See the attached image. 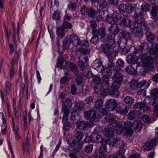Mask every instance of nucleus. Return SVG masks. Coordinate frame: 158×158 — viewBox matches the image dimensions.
Wrapping results in <instances>:
<instances>
[{"label": "nucleus", "mask_w": 158, "mask_h": 158, "mask_svg": "<svg viewBox=\"0 0 158 158\" xmlns=\"http://www.w3.org/2000/svg\"><path fill=\"white\" fill-rule=\"evenodd\" d=\"M143 12L141 11H136L135 12V21L137 22L140 24H142L144 28L147 29L148 25L144 22V19L142 17Z\"/></svg>", "instance_id": "ddd939ff"}, {"label": "nucleus", "mask_w": 158, "mask_h": 158, "mask_svg": "<svg viewBox=\"0 0 158 158\" xmlns=\"http://www.w3.org/2000/svg\"><path fill=\"white\" fill-rule=\"evenodd\" d=\"M75 137L78 141L81 140L82 139L83 134L81 132L77 131L75 134Z\"/></svg>", "instance_id": "e2e57ef3"}, {"label": "nucleus", "mask_w": 158, "mask_h": 158, "mask_svg": "<svg viewBox=\"0 0 158 158\" xmlns=\"http://www.w3.org/2000/svg\"><path fill=\"white\" fill-rule=\"evenodd\" d=\"M68 66L70 70L73 72L76 76L78 75L79 72L76 65L72 62H70L69 63Z\"/></svg>", "instance_id": "c85d7f7f"}, {"label": "nucleus", "mask_w": 158, "mask_h": 158, "mask_svg": "<svg viewBox=\"0 0 158 158\" xmlns=\"http://www.w3.org/2000/svg\"><path fill=\"white\" fill-rule=\"evenodd\" d=\"M126 4H122L119 6L118 10L120 13L123 14L126 12Z\"/></svg>", "instance_id": "0e129e2a"}, {"label": "nucleus", "mask_w": 158, "mask_h": 158, "mask_svg": "<svg viewBox=\"0 0 158 158\" xmlns=\"http://www.w3.org/2000/svg\"><path fill=\"white\" fill-rule=\"evenodd\" d=\"M107 151V149H106V145L104 144H102L101 146L100 150H99V152L100 154L99 155H98V156H101L103 155L105 156V157H106L103 154L105 152Z\"/></svg>", "instance_id": "6e6d98bb"}, {"label": "nucleus", "mask_w": 158, "mask_h": 158, "mask_svg": "<svg viewBox=\"0 0 158 158\" xmlns=\"http://www.w3.org/2000/svg\"><path fill=\"white\" fill-rule=\"evenodd\" d=\"M99 8L102 10V11L105 10L108 6L107 2L106 0H97Z\"/></svg>", "instance_id": "bb28decb"}, {"label": "nucleus", "mask_w": 158, "mask_h": 158, "mask_svg": "<svg viewBox=\"0 0 158 158\" xmlns=\"http://www.w3.org/2000/svg\"><path fill=\"white\" fill-rule=\"evenodd\" d=\"M149 48V45L147 43L143 42L139 45V50L141 52L142 55L146 56L148 52Z\"/></svg>", "instance_id": "6ab92c4d"}, {"label": "nucleus", "mask_w": 158, "mask_h": 158, "mask_svg": "<svg viewBox=\"0 0 158 158\" xmlns=\"http://www.w3.org/2000/svg\"><path fill=\"white\" fill-rule=\"evenodd\" d=\"M105 42V43H106ZM107 44H102L101 46V49L104 52H107L110 48H111V46L114 44H111V43L108 41Z\"/></svg>", "instance_id": "cd10ccee"}, {"label": "nucleus", "mask_w": 158, "mask_h": 158, "mask_svg": "<svg viewBox=\"0 0 158 158\" xmlns=\"http://www.w3.org/2000/svg\"><path fill=\"white\" fill-rule=\"evenodd\" d=\"M108 67H106L105 68H102V72L103 74H104L105 73H111V68H113V69H114V68L115 66H114L113 67H110L108 65Z\"/></svg>", "instance_id": "052dcab7"}, {"label": "nucleus", "mask_w": 158, "mask_h": 158, "mask_svg": "<svg viewBox=\"0 0 158 158\" xmlns=\"http://www.w3.org/2000/svg\"><path fill=\"white\" fill-rule=\"evenodd\" d=\"M122 81L114 80V82L112 84L110 87L111 88H114L118 89L121 85Z\"/></svg>", "instance_id": "3c124183"}, {"label": "nucleus", "mask_w": 158, "mask_h": 158, "mask_svg": "<svg viewBox=\"0 0 158 158\" xmlns=\"http://www.w3.org/2000/svg\"><path fill=\"white\" fill-rule=\"evenodd\" d=\"M110 30L111 34L110 35H106L108 36V41L111 43V44H115V35L118 33L119 29L116 24H112L110 27Z\"/></svg>", "instance_id": "423d86ee"}, {"label": "nucleus", "mask_w": 158, "mask_h": 158, "mask_svg": "<svg viewBox=\"0 0 158 158\" xmlns=\"http://www.w3.org/2000/svg\"><path fill=\"white\" fill-rule=\"evenodd\" d=\"M146 104L145 102H138L136 103L134 105V107L135 109H142L143 108V110L145 111H149L150 110V109L147 107L145 106V105Z\"/></svg>", "instance_id": "5701e85b"}, {"label": "nucleus", "mask_w": 158, "mask_h": 158, "mask_svg": "<svg viewBox=\"0 0 158 158\" xmlns=\"http://www.w3.org/2000/svg\"><path fill=\"white\" fill-rule=\"evenodd\" d=\"M117 105L116 101L114 99H110L107 101L106 107L109 110L113 111L115 109Z\"/></svg>", "instance_id": "a211bd4d"}, {"label": "nucleus", "mask_w": 158, "mask_h": 158, "mask_svg": "<svg viewBox=\"0 0 158 158\" xmlns=\"http://www.w3.org/2000/svg\"><path fill=\"white\" fill-rule=\"evenodd\" d=\"M127 52L128 53H131L135 55L138 53V50L137 49L135 48V47L132 46L130 47L129 51L128 50H127Z\"/></svg>", "instance_id": "69168bd1"}, {"label": "nucleus", "mask_w": 158, "mask_h": 158, "mask_svg": "<svg viewBox=\"0 0 158 158\" xmlns=\"http://www.w3.org/2000/svg\"><path fill=\"white\" fill-rule=\"evenodd\" d=\"M84 116L86 119H90L93 121H97L99 119V116L98 114L96 112L92 110L84 112Z\"/></svg>", "instance_id": "1a4fd4ad"}, {"label": "nucleus", "mask_w": 158, "mask_h": 158, "mask_svg": "<svg viewBox=\"0 0 158 158\" xmlns=\"http://www.w3.org/2000/svg\"><path fill=\"white\" fill-rule=\"evenodd\" d=\"M12 25H13V30L14 31V34H13V40H15V35L17 34L18 35V40H20V37L19 36V23L18 22V23L17 26V30H16L15 27V26L14 23L13 22L12 23Z\"/></svg>", "instance_id": "e433bc0d"}, {"label": "nucleus", "mask_w": 158, "mask_h": 158, "mask_svg": "<svg viewBox=\"0 0 158 158\" xmlns=\"http://www.w3.org/2000/svg\"><path fill=\"white\" fill-rule=\"evenodd\" d=\"M114 131L117 133V131L112 128V127H110L104 130V135L108 138V139H113L114 135Z\"/></svg>", "instance_id": "f3484780"}, {"label": "nucleus", "mask_w": 158, "mask_h": 158, "mask_svg": "<svg viewBox=\"0 0 158 158\" xmlns=\"http://www.w3.org/2000/svg\"><path fill=\"white\" fill-rule=\"evenodd\" d=\"M92 32L93 36L90 41L92 44H95L99 42V35H100V38L103 42H107L108 41V36L106 35L105 30L104 28L101 27L98 30L92 29Z\"/></svg>", "instance_id": "7ed1b4c3"}, {"label": "nucleus", "mask_w": 158, "mask_h": 158, "mask_svg": "<svg viewBox=\"0 0 158 158\" xmlns=\"http://www.w3.org/2000/svg\"><path fill=\"white\" fill-rule=\"evenodd\" d=\"M158 99L152 97L148 96L144 100L145 103L148 105H152L154 108V112L156 113V117L158 118V105L156 101Z\"/></svg>", "instance_id": "6e6552de"}, {"label": "nucleus", "mask_w": 158, "mask_h": 158, "mask_svg": "<svg viewBox=\"0 0 158 158\" xmlns=\"http://www.w3.org/2000/svg\"><path fill=\"white\" fill-rule=\"evenodd\" d=\"M71 146L73 150L78 152L81 148V146L78 141L74 140L71 143Z\"/></svg>", "instance_id": "2f4dec72"}, {"label": "nucleus", "mask_w": 158, "mask_h": 158, "mask_svg": "<svg viewBox=\"0 0 158 158\" xmlns=\"http://www.w3.org/2000/svg\"><path fill=\"white\" fill-rule=\"evenodd\" d=\"M130 86L132 89H137L139 87H140V86L139 85V83L136 80H132L130 82Z\"/></svg>", "instance_id": "09e8293b"}, {"label": "nucleus", "mask_w": 158, "mask_h": 158, "mask_svg": "<svg viewBox=\"0 0 158 158\" xmlns=\"http://www.w3.org/2000/svg\"><path fill=\"white\" fill-rule=\"evenodd\" d=\"M147 29L145 28L147 30L146 35L148 40L149 41H151L154 39V35L150 31L149 29V27L148 26L147 27Z\"/></svg>", "instance_id": "a19ab883"}, {"label": "nucleus", "mask_w": 158, "mask_h": 158, "mask_svg": "<svg viewBox=\"0 0 158 158\" xmlns=\"http://www.w3.org/2000/svg\"><path fill=\"white\" fill-rule=\"evenodd\" d=\"M52 19L56 20H59L60 18V15L59 11L56 10L53 13L52 16Z\"/></svg>", "instance_id": "774afa93"}, {"label": "nucleus", "mask_w": 158, "mask_h": 158, "mask_svg": "<svg viewBox=\"0 0 158 158\" xmlns=\"http://www.w3.org/2000/svg\"><path fill=\"white\" fill-rule=\"evenodd\" d=\"M103 100L101 98H98L95 103V107L99 110L103 106Z\"/></svg>", "instance_id": "49530a36"}, {"label": "nucleus", "mask_w": 158, "mask_h": 158, "mask_svg": "<svg viewBox=\"0 0 158 158\" xmlns=\"http://www.w3.org/2000/svg\"><path fill=\"white\" fill-rule=\"evenodd\" d=\"M131 31L133 32L135 35L138 37L139 39L142 37L143 35V31L141 28H136L131 30Z\"/></svg>", "instance_id": "4c0bfd02"}, {"label": "nucleus", "mask_w": 158, "mask_h": 158, "mask_svg": "<svg viewBox=\"0 0 158 158\" xmlns=\"http://www.w3.org/2000/svg\"><path fill=\"white\" fill-rule=\"evenodd\" d=\"M105 119L110 123V126L112 127V128L115 130L118 126L120 127L121 122L117 121L115 116L111 114H108L105 117Z\"/></svg>", "instance_id": "0eeeda50"}, {"label": "nucleus", "mask_w": 158, "mask_h": 158, "mask_svg": "<svg viewBox=\"0 0 158 158\" xmlns=\"http://www.w3.org/2000/svg\"><path fill=\"white\" fill-rule=\"evenodd\" d=\"M99 77L100 78V77ZM100 80H101V79H100ZM109 80L108 78V75L104 74L102 78V83H101V82L100 83L102 84L105 87V86L102 84V83L105 85H108L109 84Z\"/></svg>", "instance_id": "8fccbe9b"}, {"label": "nucleus", "mask_w": 158, "mask_h": 158, "mask_svg": "<svg viewBox=\"0 0 158 158\" xmlns=\"http://www.w3.org/2000/svg\"><path fill=\"white\" fill-rule=\"evenodd\" d=\"M158 143L157 138L154 137L151 140H149L145 143L144 148L145 150L149 151L152 149L153 146L156 145Z\"/></svg>", "instance_id": "4468645a"}, {"label": "nucleus", "mask_w": 158, "mask_h": 158, "mask_svg": "<svg viewBox=\"0 0 158 158\" xmlns=\"http://www.w3.org/2000/svg\"><path fill=\"white\" fill-rule=\"evenodd\" d=\"M151 96L158 99V88H155L152 90Z\"/></svg>", "instance_id": "bf43d9fd"}, {"label": "nucleus", "mask_w": 158, "mask_h": 158, "mask_svg": "<svg viewBox=\"0 0 158 158\" xmlns=\"http://www.w3.org/2000/svg\"><path fill=\"white\" fill-rule=\"evenodd\" d=\"M121 24L124 26L128 27L130 28L131 23L130 18L128 17H124L121 21Z\"/></svg>", "instance_id": "473e14b6"}, {"label": "nucleus", "mask_w": 158, "mask_h": 158, "mask_svg": "<svg viewBox=\"0 0 158 158\" xmlns=\"http://www.w3.org/2000/svg\"><path fill=\"white\" fill-rule=\"evenodd\" d=\"M151 82V81L149 80H143L139 83V85L140 86V88L144 86V89H147L150 86Z\"/></svg>", "instance_id": "72a5a7b5"}, {"label": "nucleus", "mask_w": 158, "mask_h": 158, "mask_svg": "<svg viewBox=\"0 0 158 158\" xmlns=\"http://www.w3.org/2000/svg\"><path fill=\"white\" fill-rule=\"evenodd\" d=\"M68 39L70 43H72L75 46L80 45V39L77 35H71L68 36Z\"/></svg>", "instance_id": "dca6fc26"}, {"label": "nucleus", "mask_w": 158, "mask_h": 158, "mask_svg": "<svg viewBox=\"0 0 158 158\" xmlns=\"http://www.w3.org/2000/svg\"><path fill=\"white\" fill-rule=\"evenodd\" d=\"M71 43L68 38H66L63 41V48L64 49H67L69 48Z\"/></svg>", "instance_id": "13d9d810"}, {"label": "nucleus", "mask_w": 158, "mask_h": 158, "mask_svg": "<svg viewBox=\"0 0 158 158\" xmlns=\"http://www.w3.org/2000/svg\"><path fill=\"white\" fill-rule=\"evenodd\" d=\"M62 122L63 123V129L65 131H67L71 127V124L68 122V118H67L66 120L62 119Z\"/></svg>", "instance_id": "79ce46f5"}, {"label": "nucleus", "mask_w": 158, "mask_h": 158, "mask_svg": "<svg viewBox=\"0 0 158 158\" xmlns=\"http://www.w3.org/2000/svg\"><path fill=\"white\" fill-rule=\"evenodd\" d=\"M21 55V51L16 50L15 52V54L11 60V68L10 70L8 73L7 79L11 80L14 77L15 74V69H14V65L15 64H18V61Z\"/></svg>", "instance_id": "39448f33"}, {"label": "nucleus", "mask_w": 158, "mask_h": 158, "mask_svg": "<svg viewBox=\"0 0 158 158\" xmlns=\"http://www.w3.org/2000/svg\"><path fill=\"white\" fill-rule=\"evenodd\" d=\"M158 51V45L156 43H152L149 52L151 55H155Z\"/></svg>", "instance_id": "c9c22d12"}, {"label": "nucleus", "mask_w": 158, "mask_h": 158, "mask_svg": "<svg viewBox=\"0 0 158 158\" xmlns=\"http://www.w3.org/2000/svg\"><path fill=\"white\" fill-rule=\"evenodd\" d=\"M77 127L80 130H84L88 126V123L85 121H77L75 123Z\"/></svg>", "instance_id": "412c9836"}, {"label": "nucleus", "mask_w": 158, "mask_h": 158, "mask_svg": "<svg viewBox=\"0 0 158 158\" xmlns=\"http://www.w3.org/2000/svg\"><path fill=\"white\" fill-rule=\"evenodd\" d=\"M133 121H126L124 123V126L122 127V124L121 123L120 127L118 126L117 127V129H116L117 130V134L119 135L123 133L125 135L127 136L131 135L133 132Z\"/></svg>", "instance_id": "20e7f679"}, {"label": "nucleus", "mask_w": 158, "mask_h": 158, "mask_svg": "<svg viewBox=\"0 0 158 158\" xmlns=\"http://www.w3.org/2000/svg\"><path fill=\"white\" fill-rule=\"evenodd\" d=\"M134 99L130 96H127L124 99V102L128 106H131L134 102Z\"/></svg>", "instance_id": "de8ad7c7"}, {"label": "nucleus", "mask_w": 158, "mask_h": 158, "mask_svg": "<svg viewBox=\"0 0 158 158\" xmlns=\"http://www.w3.org/2000/svg\"><path fill=\"white\" fill-rule=\"evenodd\" d=\"M12 123L13 127L14 133L15 135V139L17 140H18L20 139V136L19 134V129L18 127L17 126H15V122L14 121L13 117H12Z\"/></svg>", "instance_id": "b1692460"}, {"label": "nucleus", "mask_w": 158, "mask_h": 158, "mask_svg": "<svg viewBox=\"0 0 158 158\" xmlns=\"http://www.w3.org/2000/svg\"><path fill=\"white\" fill-rule=\"evenodd\" d=\"M149 5L147 3H144L141 6V9H138L137 11H141L143 12H143H147L149 10Z\"/></svg>", "instance_id": "603ef678"}, {"label": "nucleus", "mask_w": 158, "mask_h": 158, "mask_svg": "<svg viewBox=\"0 0 158 158\" xmlns=\"http://www.w3.org/2000/svg\"><path fill=\"white\" fill-rule=\"evenodd\" d=\"M85 103L82 101H79L76 102L74 106L79 111H82L84 108Z\"/></svg>", "instance_id": "a18cd8bd"}, {"label": "nucleus", "mask_w": 158, "mask_h": 158, "mask_svg": "<svg viewBox=\"0 0 158 158\" xmlns=\"http://www.w3.org/2000/svg\"><path fill=\"white\" fill-rule=\"evenodd\" d=\"M151 15L152 18L155 20H157L158 18V6H152Z\"/></svg>", "instance_id": "393cba45"}, {"label": "nucleus", "mask_w": 158, "mask_h": 158, "mask_svg": "<svg viewBox=\"0 0 158 158\" xmlns=\"http://www.w3.org/2000/svg\"><path fill=\"white\" fill-rule=\"evenodd\" d=\"M92 141L93 142H97V141H98L101 138V136L97 133H94L92 135Z\"/></svg>", "instance_id": "864d4df0"}, {"label": "nucleus", "mask_w": 158, "mask_h": 158, "mask_svg": "<svg viewBox=\"0 0 158 158\" xmlns=\"http://www.w3.org/2000/svg\"><path fill=\"white\" fill-rule=\"evenodd\" d=\"M92 66L95 69L101 68L102 70V68H103L102 62L99 59H96L94 61L92 64Z\"/></svg>", "instance_id": "58836bf2"}, {"label": "nucleus", "mask_w": 158, "mask_h": 158, "mask_svg": "<svg viewBox=\"0 0 158 158\" xmlns=\"http://www.w3.org/2000/svg\"><path fill=\"white\" fill-rule=\"evenodd\" d=\"M62 27H58L56 29V33L57 35L62 38L65 35V31Z\"/></svg>", "instance_id": "37998d69"}, {"label": "nucleus", "mask_w": 158, "mask_h": 158, "mask_svg": "<svg viewBox=\"0 0 158 158\" xmlns=\"http://www.w3.org/2000/svg\"><path fill=\"white\" fill-rule=\"evenodd\" d=\"M11 80L7 79L6 81L5 85L4 90L6 92V94H7L11 90L12 83Z\"/></svg>", "instance_id": "c756f323"}, {"label": "nucleus", "mask_w": 158, "mask_h": 158, "mask_svg": "<svg viewBox=\"0 0 158 158\" xmlns=\"http://www.w3.org/2000/svg\"><path fill=\"white\" fill-rule=\"evenodd\" d=\"M143 121L146 123H151L154 122L155 120L153 118H150L147 115H144L142 117Z\"/></svg>", "instance_id": "c03bdc74"}, {"label": "nucleus", "mask_w": 158, "mask_h": 158, "mask_svg": "<svg viewBox=\"0 0 158 158\" xmlns=\"http://www.w3.org/2000/svg\"><path fill=\"white\" fill-rule=\"evenodd\" d=\"M138 28H143L144 27L143 26H142V24L139 23L135 21L133 25H131L130 28L132 30L134 29H138Z\"/></svg>", "instance_id": "5fc2aeb1"}, {"label": "nucleus", "mask_w": 158, "mask_h": 158, "mask_svg": "<svg viewBox=\"0 0 158 158\" xmlns=\"http://www.w3.org/2000/svg\"><path fill=\"white\" fill-rule=\"evenodd\" d=\"M61 112L63 114L62 119H64L65 120H67V118H69L70 110L64 104H63L62 105L61 108Z\"/></svg>", "instance_id": "aec40b11"}, {"label": "nucleus", "mask_w": 158, "mask_h": 158, "mask_svg": "<svg viewBox=\"0 0 158 158\" xmlns=\"http://www.w3.org/2000/svg\"><path fill=\"white\" fill-rule=\"evenodd\" d=\"M114 69V74L112 77V79L113 80L122 82L123 77V73H124L123 70L121 68L116 66H115Z\"/></svg>", "instance_id": "9d476101"}, {"label": "nucleus", "mask_w": 158, "mask_h": 158, "mask_svg": "<svg viewBox=\"0 0 158 158\" xmlns=\"http://www.w3.org/2000/svg\"><path fill=\"white\" fill-rule=\"evenodd\" d=\"M116 143L117 144L116 146H118L119 148L118 154L110 155L108 157V158H125L124 156V154L127 149L126 143H123L121 141L120 138L116 137L113 142L110 143V144L112 146H114Z\"/></svg>", "instance_id": "f03ea898"}, {"label": "nucleus", "mask_w": 158, "mask_h": 158, "mask_svg": "<svg viewBox=\"0 0 158 158\" xmlns=\"http://www.w3.org/2000/svg\"><path fill=\"white\" fill-rule=\"evenodd\" d=\"M68 8L69 10L73 11H75L76 9V3L74 2H70V3L67 5Z\"/></svg>", "instance_id": "680f3d73"}, {"label": "nucleus", "mask_w": 158, "mask_h": 158, "mask_svg": "<svg viewBox=\"0 0 158 158\" xmlns=\"http://www.w3.org/2000/svg\"><path fill=\"white\" fill-rule=\"evenodd\" d=\"M107 57L108 58L109 61L108 65L110 67L114 66V63H113V60L111 54H107Z\"/></svg>", "instance_id": "338daca9"}, {"label": "nucleus", "mask_w": 158, "mask_h": 158, "mask_svg": "<svg viewBox=\"0 0 158 158\" xmlns=\"http://www.w3.org/2000/svg\"><path fill=\"white\" fill-rule=\"evenodd\" d=\"M104 15V12L103 11L102 12L100 10L98 9L96 12L95 16V18H96V20L98 21H103L104 18L102 15Z\"/></svg>", "instance_id": "7c9ffc66"}, {"label": "nucleus", "mask_w": 158, "mask_h": 158, "mask_svg": "<svg viewBox=\"0 0 158 158\" xmlns=\"http://www.w3.org/2000/svg\"><path fill=\"white\" fill-rule=\"evenodd\" d=\"M141 58L144 63L145 64L144 66L147 67L149 70H152L154 68L153 59L151 57L147 56L146 54V56L142 55Z\"/></svg>", "instance_id": "9b49d317"}, {"label": "nucleus", "mask_w": 158, "mask_h": 158, "mask_svg": "<svg viewBox=\"0 0 158 158\" xmlns=\"http://www.w3.org/2000/svg\"><path fill=\"white\" fill-rule=\"evenodd\" d=\"M64 60L62 58V56L60 55L59 56L57 60V65L58 67L63 68L62 65L64 63Z\"/></svg>", "instance_id": "4d7b16f0"}, {"label": "nucleus", "mask_w": 158, "mask_h": 158, "mask_svg": "<svg viewBox=\"0 0 158 158\" xmlns=\"http://www.w3.org/2000/svg\"><path fill=\"white\" fill-rule=\"evenodd\" d=\"M80 11L82 15H85L86 13L89 17L93 19L95 18L96 12L91 7H88L86 6H84L81 8Z\"/></svg>", "instance_id": "f8f14e48"}, {"label": "nucleus", "mask_w": 158, "mask_h": 158, "mask_svg": "<svg viewBox=\"0 0 158 158\" xmlns=\"http://www.w3.org/2000/svg\"><path fill=\"white\" fill-rule=\"evenodd\" d=\"M120 17V15L118 14L114 13L111 15H108L106 18V20L108 23L112 24L119 20Z\"/></svg>", "instance_id": "2eb2a0df"}, {"label": "nucleus", "mask_w": 158, "mask_h": 158, "mask_svg": "<svg viewBox=\"0 0 158 158\" xmlns=\"http://www.w3.org/2000/svg\"><path fill=\"white\" fill-rule=\"evenodd\" d=\"M138 60V57L137 56L130 55L127 56V61L129 64H135L137 63Z\"/></svg>", "instance_id": "a878e982"}, {"label": "nucleus", "mask_w": 158, "mask_h": 158, "mask_svg": "<svg viewBox=\"0 0 158 158\" xmlns=\"http://www.w3.org/2000/svg\"><path fill=\"white\" fill-rule=\"evenodd\" d=\"M126 72L130 74L135 75L136 74V70L131 65H129L125 69Z\"/></svg>", "instance_id": "ea45409f"}, {"label": "nucleus", "mask_w": 158, "mask_h": 158, "mask_svg": "<svg viewBox=\"0 0 158 158\" xmlns=\"http://www.w3.org/2000/svg\"><path fill=\"white\" fill-rule=\"evenodd\" d=\"M120 34L121 37L127 40H130L131 37V34L130 32L124 31L121 32Z\"/></svg>", "instance_id": "f704fd0d"}, {"label": "nucleus", "mask_w": 158, "mask_h": 158, "mask_svg": "<svg viewBox=\"0 0 158 158\" xmlns=\"http://www.w3.org/2000/svg\"><path fill=\"white\" fill-rule=\"evenodd\" d=\"M93 81L94 82V92L97 94H101L103 96L107 95H110L113 97H118L120 94L118 89L105 88L104 86L101 82L99 77L94 76L93 78Z\"/></svg>", "instance_id": "f257e3e1"}, {"label": "nucleus", "mask_w": 158, "mask_h": 158, "mask_svg": "<svg viewBox=\"0 0 158 158\" xmlns=\"http://www.w3.org/2000/svg\"><path fill=\"white\" fill-rule=\"evenodd\" d=\"M133 128L135 131L138 132L140 131L143 126V123L139 120L133 121Z\"/></svg>", "instance_id": "4be33fe9"}]
</instances>
